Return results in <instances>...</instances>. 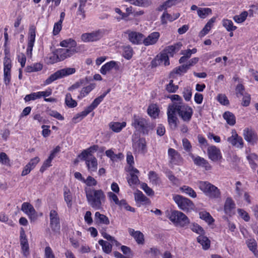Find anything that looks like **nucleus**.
<instances>
[{
    "label": "nucleus",
    "mask_w": 258,
    "mask_h": 258,
    "mask_svg": "<svg viewBox=\"0 0 258 258\" xmlns=\"http://www.w3.org/2000/svg\"><path fill=\"white\" fill-rule=\"evenodd\" d=\"M132 5L138 7H147L150 4L149 0H127Z\"/></svg>",
    "instance_id": "603ef678"
},
{
    "label": "nucleus",
    "mask_w": 258,
    "mask_h": 258,
    "mask_svg": "<svg viewBox=\"0 0 258 258\" xmlns=\"http://www.w3.org/2000/svg\"><path fill=\"white\" fill-rule=\"evenodd\" d=\"M182 46V43L178 42L174 43L173 45L166 46L164 49V51L166 52L170 57H173L175 54L180 50Z\"/></svg>",
    "instance_id": "b1692460"
},
{
    "label": "nucleus",
    "mask_w": 258,
    "mask_h": 258,
    "mask_svg": "<svg viewBox=\"0 0 258 258\" xmlns=\"http://www.w3.org/2000/svg\"><path fill=\"white\" fill-rule=\"evenodd\" d=\"M60 45L63 47H68L69 46L75 47L77 46V42L74 39L69 38L61 41L60 42Z\"/></svg>",
    "instance_id": "09e8293b"
},
{
    "label": "nucleus",
    "mask_w": 258,
    "mask_h": 258,
    "mask_svg": "<svg viewBox=\"0 0 258 258\" xmlns=\"http://www.w3.org/2000/svg\"><path fill=\"white\" fill-rule=\"evenodd\" d=\"M223 26L227 31H233L237 29V27L234 26L233 22L231 20L224 19L222 21Z\"/></svg>",
    "instance_id": "a19ab883"
},
{
    "label": "nucleus",
    "mask_w": 258,
    "mask_h": 258,
    "mask_svg": "<svg viewBox=\"0 0 258 258\" xmlns=\"http://www.w3.org/2000/svg\"><path fill=\"white\" fill-rule=\"evenodd\" d=\"M135 199L136 202L146 203L149 199L140 191L135 194Z\"/></svg>",
    "instance_id": "bf43d9fd"
},
{
    "label": "nucleus",
    "mask_w": 258,
    "mask_h": 258,
    "mask_svg": "<svg viewBox=\"0 0 258 258\" xmlns=\"http://www.w3.org/2000/svg\"><path fill=\"white\" fill-rule=\"evenodd\" d=\"M99 244L102 246L103 251L106 253H109L112 250V244L102 239L99 240Z\"/></svg>",
    "instance_id": "a18cd8bd"
},
{
    "label": "nucleus",
    "mask_w": 258,
    "mask_h": 258,
    "mask_svg": "<svg viewBox=\"0 0 258 258\" xmlns=\"http://www.w3.org/2000/svg\"><path fill=\"white\" fill-rule=\"evenodd\" d=\"M50 226L51 230L57 232L60 230L59 218L57 213L55 210H52L50 212Z\"/></svg>",
    "instance_id": "f8f14e48"
},
{
    "label": "nucleus",
    "mask_w": 258,
    "mask_h": 258,
    "mask_svg": "<svg viewBox=\"0 0 258 258\" xmlns=\"http://www.w3.org/2000/svg\"><path fill=\"white\" fill-rule=\"evenodd\" d=\"M63 197L68 207L69 208L71 207L72 205V195L70 190L66 186H65L63 189Z\"/></svg>",
    "instance_id": "58836bf2"
},
{
    "label": "nucleus",
    "mask_w": 258,
    "mask_h": 258,
    "mask_svg": "<svg viewBox=\"0 0 258 258\" xmlns=\"http://www.w3.org/2000/svg\"><path fill=\"white\" fill-rule=\"evenodd\" d=\"M170 104L183 121L188 122L190 120L193 114L191 107L183 102H173Z\"/></svg>",
    "instance_id": "7ed1b4c3"
},
{
    "label": "nucleus",
    "mask_w": 258,
    "mask_h": 258,
    "mask_svg": "<svg viewBox=\"0 0 258 258\" xmlns=\"http://www.w3.org/2000/svg\"><path fill=\"white\" fill-rule=\"evenodd\" d=\"M21 210L26 213L31 220L36 219V212L32 205L29 203H23L21 207Z\"/></svg>",
    "instance_id": "a211bd4d"
},
{
    "label": "nucleus",
    "mask_w": 258,
    "mask_h": 258,
    "mask_svg": "<svg viewBox=\"0 0 258 258\" xmlns=\"http://www.w3.org/2000/svg\"><path fill=\"white\" fill-rule=\"evenodd\" d=\"M244 92V87L241 84H238L235 89L236 95L237 97H240L243 96Z\"/></svg>",
    "instance_id": "774afa93"
},
{
    "label": "nucleus",
    "mask_w": 258,
    "mask_h": 258,
    "mask_svg": "<svg viewBox=\"0 0 258 258\" xmlns=\"http://www.w3.org/2000/svg\"><path fill=\"white\" fill-rule=\"evenodd\" d=\"M199 215L200 218L205 220L209 224H212L214 221L210 214L207 212H201Z\"/></svg>",
    "instance_id": "864d4df0"
},
{
    "label": "nucleus",
    "mask_w": 258,
    "mask_h": 258,
    "mask_svg": "<svg viewBox=\"0 0 258 258\" xmlns=\"http://www.w3.org/2000/svg\"><path fill=\"white\" fill-rule=\"evenodd\" d=\"M98 145H93L88 149L83 150L82 153L79 155V157L81 158V159H84L87 158H89L90 157H94L93 155V154L97 151L98 149Z\"/></svg>",
    "instance_id": "bb28decb"
},
{
    "label": "nucleus",
    "mask_w": 258,
    "mask_h": 258,
    "mask_svg": "<svg viewBox=\"0 0 258 258\" xmlns=\"http://www.w3.org/2000/svg\"><path fill=\"white\" fill-rule=\"evenodd\" d=\"M215 21V18H212L210 20H209V21L206 23L203 29L200 32L199 36L200 38L204 37L210 32Z\"/></svg>",
    "instance_id": "72a5a7b5"
},
{
    "label": "nucleus",
    "mask_w": 258,
    "mask_h": 258,
    "mask_svg": "<svg viewBox=\"0 0 258 258\" xmlns=\"http://www.w3.org/2000/svg\"><path fill=\"white\" fill-rule=\"evenodd\" d=\"M126 122L123 121L122 122H111L109 125L110 128L115 133L120 132L122 129L126 126Z\"/></svg>",
    "instance_id": "c9c22d12"
},
{
    "label": "nucleus",
    "mask_w": 258,
    "mask_h": 258,
    "mask_svg": "<svg viewBox=\"0 0 258 258\" xmlns=\"http://www.w3.org/2000/svg\"><path fill=\"white\" fill-rule=\"evenodd\" d=\"M208 157L213 161H217L222 158L221 151L215 146H209L207 149Z\"/></svg>",
    "instance_id": "2eb2a0df"
},
{
    "label": "nucleus",
    "mask_w": 258,
    "mask_h": 258,
    "mask_svg": "<svg viewBox=\"0 0 258 258\" xmlns=\"http://www.w3.org/2000/svg\"><path fill=\"white\" fill-rule=\"evenodd\" d=\"M186 64H183L174 68L169 74V78L175 79L177 75L181 76L185 73L188 70Z\"/></svg>",
    "instance_id": "a878e982"
},
{
    "label": "nucleus",
    "mask_w": 258,
    "mask_h": 258,
    "mask_svg": "<svg viewBox=\"0 0 258 258\" xmlns=\"http://www.w3.org/2000/svg\"><path fill=\"white\" fill-rule=\"evenodd\" d=\"M223 117L227 123L230 125H234L236 123V118L234 115L231 112L226 111L224 113Z\"/></svg>",
    "instance_id": "4c0bfd02"
},
{
    "label": "nucleus",
    "mask_w": 258,
    "mask_h": 258,
    "mask_svg": "<svg viewBox=\"0 0 258 258\" xmlns=\"http://www.w3.org/2000/svg\"><path fill=\"white\" fill-rule=\"evenodd\" d=\"M118 63L113 60H111L103 64L100 69V73L103 75H105L108 72L114 68L115 70H119Z\"/></svg>",
    "instance_id": "393cba45"
},
{
    "label": "nucleus",
    "mask_w": 258,
    "mask_h": 258,
    "mask_svg": "<svg viewBox=\"0 0 258 258\" xmlns=\"http://www.w3.org/2000/svg\"><path fill=\"white\" fill-rule=\"evenodd\" d=\"M89 113L88 112V111L85 109L81 112L76 114V115L74 116L73 118V121L75 123L78 122L80 121L83 118L86 116Z\"/></svg>",
    "instance_id": "13d9d810"
},
{
    "label": "nucleus",
    "mask_w": 258,
    "mask_h": 258,
    "mask_svg": "<svg viewBox=\"0 0 258 258\" xmlns=\"http://www.w3.org/2000/svg\"><path fill=\"white\" fill-rule=\"evenodd\" d=\"M95 87V84H90L88 86L84 87L80 93L78 98H83L89 94Z\"/></svg>",
    "instance_id": "8fccbe9b"
},
{
    "label": "nucleus",
    "mask_w": 258,
    "mask_h": 258,
    "mask_svg": "<svg viewBox=\"0 0 258 258\" xmlns=\"http://www.w3.org/2000/svg\"><path fill=\"white\" fill-rule=\"evenodd\" d=\"M36 33V28L33 25H31L29 29L27 47L26 53L28 55H31L32 54L33 48L35 42V37Z\"/></svg>",
    "instance_id": "1a4fd4ad"
},
{
    "label": "nucleus",
    "mask_w": 258,
    "mask_h": 258,
    "mask_svg": "<svg viewBox=\"0 0 258 258\" xmlns=\"http://www.w3.org/2000/svg\"><path fill=\"white\" fill-rule=\"evenodd\" d=\"M169 219L176 226L186 227L189 223L188 217L183 213L178 211H173L169 216Z\"/></svg>",
    "instance_id": "39448f33"
},
{
    "label": "nucleus",
    "mask_w": 258,
    "mask_h": 258,
    "mask_svg": "<svg viewBox=\"0 0 258 258\" xmlns=\"http://www.w3.org/2000/svg\"><path fill=\"white\" fill-rule=\"evenodd\" d=\"M48 58L49 59V62L50 63H54L60 61L58 58V56L56 53V50L49 55Z\"/></svg>",
    "instance_id": "338daca9"
},
{
    "label": "nucleus",
    "mask_w": 258,
    "mask_h": 258,
    "mask_svg": "<svg viewBox=\"0 0 258 258\" xmlns=\"http://www.w3.org/2000/svg\"><path fill=\"white\" fill-rule=\"evenodd\" d=\"M173 200L179 208L184 211H188L189 209H192L193 208L194 204L192 201L181 195L174 196Z\"/></svg>",
    "instance_id": "0eeeda50"
},
{
    "label": "nucleus",
    "mask_w": 258,
    "mask_h": 258,
    "mask_svg": "<svg viewBox=\"0 0 258 258\" xmlns=\"http://www.w3.org/2000/svg\"><path fill=\"white\" fill-rule=\"evenodd\" d=\"M248 13L246 11H243L240 15L234 16L233 20L237 23H241L246 19Z\"/></svg>",
    "instance_id": "6e6d98bb"
},
{
    "label": "nucleus",
    "mask_w": 258,
    "mask_h": 258,
    "mask_svg": "<svg viewBox=\"0 0 258 258\" xmlns=\"http://www.w3.org/2000/svg\"><path fill=\"white\" fill-rule=\"evenodd\" d=\"M231 133L232 135L227 138V141L233 146L242 148L243 146L242 138L238 135L235 130H232Z\"/></svg>",
    "instance_id": "4468645a"
},
{
    "label": "nucleus",
    "mask_w": 258,
    "mask_h": 258,
    "mask_svg": "<svg viewBox=\"0 0 258 258\" xmlns=\"http://www.w3.org/2000/svg\"><path fill=\"white\" fill-rule=\"evenodd\" d=\"M87 200L89 205L95 210H100L106 201L104 192L101 189H85Z\"/></svg>",
    "instance_id": "f257e3e1"
},
{
    "label": "nucleus",
    "mask_w": 258,
    "mask_h": 258,
    "mask_svg": "<svg viewBox=\"0 0 258 258\" xmlns=\"http://www.w3.org/2000/svg\"><path fill=\"white\" fill-rule=\"evenodd\" d=\"M178 89V86L175 85L173 82H170L166 86V90L169 93H175Z\"/></svg>",
    "instance_id": "0e129e2a"
},
{
    "label": "nucleus",
    "mask_w": 258,
    "mask_h": 258,
    "mask_svg": "<svg viewBox=\"0 0 258 258\" xmlns=\"http://www.w3.org/2000/svg\"><path fill=\"white\" fill-rule=\"evenodd\" d=\"M218 101L223 105H228L229 104V101L226 97V96L224 94H219L217 96Z\"/></svg>",
    "instance_id": "69168bd1"
},
{
    "label": "nucleus",
    "mask_w": 258,
    "mask_h": 258,
    "mask_svg": "<svg viewBox=\"0 0 258 258\" xmlns=\"http://www.w3.org/2000/svg\"><path fill=\"white\" fill-rule=\"evenodd\" d=\"M65 102L67 105L70 108H74L77 105V102L72 99L70 93H67L66 94Z\"/></svg>",
    "instance_id": "5fc2aeb1"
},
{
    "label": "nucleus",
    "mask_w": 258,
    "mask_h": 258,
    "mask_svg": "<svg viewBox=\"0 0 258 258\" xmlns=\"http://www.w3.org/2000/svg\"><path fill=\"white\" fill-rule=\"evenodd\" d=\"M205 234L199 235L197 237V241L202 245L204 249L207 250L210 247L211 241Z\"/></svg>",
    "instance_id": "f704fd0d"
},
{
    "label": "nucleus",
    "mask_w": 258,
    "mask_h": 258,
    "mask_svg": "<svg viewBox=\"0 0 258 258\" xmlns=\"http://www.w3.org/2000/svg\"><path fill=\"white\" fill-rule=\"evenodd\" d=\"M104 29H98L90 33H85L81 35V40L84 42H95L100 40L104 35Z\"/></svg>",
    "instance_id": "423d86ee"
},
{
    "label": "nucleus",
    "mask_w": 258,
    "mask_h": 258,
    "mask_svg": "<svg viewBox=\"0 0 258 258\" xmlns=\"http://www.w3.org/2000/svg\"><path fill=\"white\" fill-rule=\"evenodd\" d=\"M160 34L158 32H153L150 34L146 38L143 39V44L145 46L154 45L158 41Z\"/></svg>",
    "instance_id": "5701e85b"
},
{
    "label": "nucleus",
    "mask_w": 258,
    "mask_h": 258,
    "mask_svg": "<svg viewBox=\"0 0 258 258\" xmlns=\"http://www.w3.org/2000/svg\"><path fill=\"white\" fill-rule=\"evenodd\" d=\"M95 222L98 224L108 225L109 220L108 218L103 214H100L99 212H96L94 216Z\"/></svg>",
    "instance_id": "473e14b6"
},
{
    "label": "nucleus",
    "mask_w": 258,
    "mask_h": 258,
    "mask_svg": "<svg viewBox=\"0 0 258 258\" xmlns=\"http://www.w3.org/2000/svg\"><path fill=\"white\" fill-rule=\"evenodd\" d=\"M149 178L153 184L157 185L160 183V179L155 171H150L149 172Z\"/></svg>",
    "instance_id": "de8ad7c7"
},
{
    "label": "nucleus",
    "mask_w": 258,
    "mask_h": 258,
    "mask_svg": "<svg viewBox=\"0 0 258 258\" xmlns=\"http://www.w3.org/2000/svg\"><path fill=\"white\" fill-rule=\"evenodd\" d=\"M12 60L10 57L5 56L4 59V73L5 81H10L11 78Z\"/></svg>",
    "instance_id": "f3484780"
},
{
    "label": "nucleus",
    "mask_w": 258,
    "mask_h": 258,
    "mask_svg": "<svg viewBox=\"0 0 258 258\" xmlns=\"http://www.w3.org/2000/svg\"><path fill=\"white\" fill-rule=\"evenodd\" d=\"M103 99V96H99V97L95 98L91 104V105L88 106L86 109L90 113L92 111H93L95 108L97 107L100 102L102 101Z\"/></svg>",
    "instance_id": "37998d69"
},
{
    "label": "nucleus",
    "mask_w": 258,
    "mask_h": 258,
    "mask_svg": "<svg viewBox=\"0 0 258 258\" xmlns=\"http://www.w3.org/2000/svg\"><path fill=\"white\" fill-rule=\"evenodd\" d=\"M124 33L127 35L128 40L133 44L139 45L143 43L144 35L142 33L131 30H127Z\"/></svg>",
    "instance_id": "9d476101"
},
{
    "label": "nucleus",
    "mask_w": 258,
    "mask_h": 258,
    "mask_svg": "<svg viewBox=\"0 0 258 258\" xmlns=\"http://www.w3.org/2000/svg\"><path fill=\"white\" fill-rule=\"evenodd\" d=\"M198 15L201 18L204 19L207 16L212 14V10L210 8H199L197 11Z\"/></svg>",
    "instance_id": "3c124183"
},
{
    "label": "nucleus",
    "mask_w": 258,
    "mask_h": 258,
    "mask_svg": "<svg viewBox=\"0 0 258 258\" xmlns=\"http://www.w3.org/2000/svg\"><path fill=\"white\" fill-rule=\"evenodd\" d=\"M244 139L248 143L253 144L256 140V136L252 130L246 128L243 131Z\"/></svg>",
    "instance_id": "c756f323"
},
{
    "label": "nucleus",
    "mask_w": 258,
    "mask_h": 258,
    "mask_svg": "<svg viewBox=\"0 0 258 258\" xmlns=\"http://www.w3.org/2000/svg\"><path fill=\"white\" fill-rule=\"evenodd\" d=\"M20 244L23 255L27 256L29 254V244L24 230L21 228L20 231Z\"/></svg>",
    "instance_id": "6ab92c4d"
},
{
    "label": "nucleus",
    "mask_w": 258,
    "mask_h": 258,
    "mask_svg": "<svg viewBox=\"0 0 258 258\" xmlns=\"http://www.w3.org/2000/svg\"><path fill=\"white\" fill-rule=\"evenodd\" d=\"M168 155L170 159V163L173 165H179L182 161V158L180 154L172 148H169L168 150Z\"/></svg>",
    "instance_id": "dca6fc26"
},
{
    "label": "nucleus",
    "mask_w": 258,
    "mask_h": 258,
    "mask_svg": "<svg viewBox=\"0 0 258 258\" xmlns=\"http://www.w3.org/2000/svg\"><path fill=\"white\" fill-rule=\"evenodd\" d=\"M166 176L170 181L174 184H177L178 182V179L173 174L172 172L170 170H167L165 172Z\"/></svg>",
    "instance_id": "680f3d73"
},
{
    "label": "nucleus",
    "mask_w": 258,
    "mask_h": 258,
    "mask_svg": "<svg viewBox=\"0 0 258 258\" xmlns=\"http://www.w3.org/2000/svg\"><path fill=\"white\" fill-rule=\"evenodd\" d=\"M98 145H93L88 149L83 150L82 153L79 155V157L81 158V159H84L87 158H89L90 157H94L93 155V154L97 151L98 149Z\"/></svg>",
    "instance_id": "cd10ccee"
},
{
    "label": "nucleus",
    "mask_w": 258,
    "mask_h": 258,
    "mask_svg": "<svg viewBox=\"0 0 258 258\" xmlns=\"http://www.w3.org/2000/svg\"><path fill=\"white\" fill-rule=\"evenodd\" d=\"M180 189L182 192H185L186 194L192 198H194L197 197L196 192L192 188L189 186L184 185L181 187Z\"/></svg>",
    "instance_id": "4d7b16f0"
},
{
    "label": "nucleus",
    "mask_w": 258,
    "mask_h": 258,
    "mask_svg": "<svg viewBox=\"0 0 258 258\" xmlns=\"http://www.w3.org/2000/svg\"><path fill=\"white\" fill-rule=\"evenodd\" d=\"M76 72V69L74 68H66L57 71L52 74L46 81H55L69 75H72Z\"/></svg>",
    "instance_id": "6e6552de"
},
{
    "label": "nucleus",
    "mask_w": 258,
    "mask_h": 258,
    "mask_svg": "<svg viewBox=\"0 0 258 258\" xmlns=\"http://www.w3.org/2000/svg\"><path fill=\"white\" fill-rule=\"evenodd\" d=\"M199 187L206 195L212 198H217L220 197L219 189L213 184L208 181H200Z\"/></svg>",
    "instance_id": "20e7f679"
},
{
    "label": "nucleus",
    "mask_w": 258,
    "mask_h": 258,
    "mask_svg": "<svg viewBox=\"0 0 258 258\" xmlns=\"http://www.w3.org/2000/svg\"><path fill=\"white\" fill-rule=\"evenodd\" d=\"M85 161L88 169L90 171H96L97 169V160L95 157H90L86 159H82Z\"/></svg>",
    "instance_id": "7c9ffc66"
},
{
    "label": "nucleus",
    "mask_w": 258,
    "mask_h": 258,
    "mask_svg": "<svg viewBox=\"0 0 258 258\" xmlns=\"http://www.w3.org/2000/svg\"><path fill=\"white\" fill-rule=\"evenodd\" d=\"M130 234L136 240L138 244H143L145 242L144 234L140 231H135L132 228L128 229Z\"/></svg>",
    "instance_id": "c85d7f7f"
},
{
    "label": "nucleus",
    "mask_w": 258,
    "mask_h": 258,
    "mask_svg": "<svg viewBox=\"0 0 258 258\" xmlns=\"http://www.w3.org/2000/svg\"><path fill=\"white\" fill-rule=\"evenodd\" d=\"M189 156L193 160L195 164L196 165L204 167L205 169L207 170L211 169V166L208 162L204 158L198 156L196 157L192 153H190Z\"/></svg>",
    "instance_id": "412c9836"
},
{
    "label": "nucleus",
    "mask_w": 258,
    "mask_h": 258,
    "mask_svg": "<svg viewBox=\"0 0 258 258\" xmlns=\"http://www.w3.org/2000/svg\"><path fill=\"white\" fill-rule=\"evenodd\" d=\"M190 228L193 232L200 234V235L203 234H205V232L203 228L198 224H194Z\"/></svg>",
    "instance_id": "052dcab7"
},
{
    "label": "nucleus",
    "mask_w": 258,
    "mask_h": 258,
    "mask_svg": "<svg viewBox=\"0 0 258 258\" xmlns=\"http://www.w3.org/2000/svg\"><path fill=\"white\" fill-rule=\"evenodd\" d=\"M133 147L136 152L145 154L147 152L146 142L145 138H139L136 142H134Z\"/></svg>",
    "instance_id": "aec40b11"
},
{
    "label": "nucleus",
    "mask_w": 258,
    "mask_h": 258,
    "mask_svg": "<svg viewBox=\"0 0 258 258\" xmlns=\"http://www.w3.org/2000/svg\"><path fill=\"white\" fill-rule=\"evenodd\" d=\"M157 57H159V59L161 62V63L164 62V64L165 66H169L170 64V61L169 58V55L166 53V52L164 51V49L159 54L157 55Z\"/></svg>",
    "instance_id": "49530a36"
},
{
    "label": "nucleus",
    "mask_w": 258,
    "mask_h": 258,
    "mask_svg": "<svg viewBox=\"0 0 258 258\" xmlns=\"http://www.w3.org/2000/svg\"><path fill=\"white\" fill-rule=\"evenodd\" d=\"M103 99V96H99V97L95 98L91 104V105L88 106L86 109L90 113L92 111H93L95 108L97 107L100 102L102 101Z\"/></svg>",
    "instance_id": "79ce46f5"
},
{
    "label": "nucleus",
    "mask_w": 258,
    "mask_h": 258,
    "mask_svg": "<svg viewBox=\"0 0 258 258\" xmlns=\"http://www.w3.org/2000/svg\"><path fill=\"white\" fill-rule=\"evenodd\" d=\"M132 125L143 135H148L149 132L153 130L155 125L146 118L138 115L133 116Z\"/></svg>",
    "instance_id": "f03ea898"
},
{
    "label": "nucleus",
    "mask_w": 258,
    "mask_h": 258,
    "mask_svg": "<svg viewBox=\"0 0 258 258\" xmlns=\"http://www.w3.org/2000/svg\"><path fill=\"white\" fill-rule=\"evenodd\" d=\"M235 203L231 198H227L226 200L224 205L225 213L231 216L233 214V210L235 209Z\"/></svg>",
    "instance_id": "2f4dec72"
},
{
    "label": "nucleus",
    "mask_w": 258,
    "mask_h": 258,
    "mask_svg": "<svg viewBox=\"0 0 258 258\" xmlns=\"http://www.w3.org/2000/svg\"><path fill=\"white\" fill-rule=\"evenodd\" d=\"M180 16L179 13H174L171 15L165 11L161 16V23L162 25H166L168 21L169 22H173L177 19Z\"/></svg>",
    "instance_id": "4be33fe9"
},
{
    "label": "nucleus",
    "mask_w": 258,
    "mask_h": 258,
    "mask_svg": "<svg viewBox=\"0 0 258 258\" xmlns=\"http://www.w3.org/2000/svg\"><path fill=\"white\" fill-rule=\"evenodd\" d=\"M77 52V51L75 48H58L56 49V53L58 56L60 61L71 57Z\"/></svg>",
    "instance_id": "ddd939ff"
},
{
    "label": "nucleus",
    "mask_w": 258,
    "mask_h": 258,
    "mask_svg": "<svg viewBox=\"0 0 258 258\" xmlns=\"http://www.w3.org/2000/svg\"><path fill=\"white\" fill-rule=\"evenodd\" d=\"M147 112L151 117L156 118L159 115V110L156 104H152L149 106Z\"/></svg>",
    "instance_id": "ea45409f"
},
{
    "label": "nucleus",
    "mask_w": 258,
    "mask_h": 258,
    "mask_svg": "<svg viewBox=\"0 0 258 258\" xmlns=\"http://www.w3.org/2000/svg\"><path fill=\"white\" fill-rule=\"evenodd\" d=\"M43 66L41 63H35L26 67L25 70L27 73H32L40 71L42 69Z\"/></svg>",
    "instance_id": "c03bdc74"
},
{
    "label": "nucleus",
    "mask_w": 258,
    "mask_h": 258,
    "mask_svg": "<svg viewBox=\"0 0 258 258\" xmlns=\"http://www.w3.org/2000/svg\"><path fill=\"white\" fill-rule=\"evenodd\" d=\"M122 56L127 60L131 59L134 54L133 48L129 45L122 46Z\"/></svg>",
    "instance_id": "e433bc0d"
},
{
    "label": "nucleus",
    "mask_w": 258,
    "mask_h": 258,
    "mask_svg": "<svg viewBox=\"0 0 258 258\" xmlns=\"http://www.w3.org/2000/svg\"><path fill=\"white\" fill-rule=\"evenodd\" d=\"M127 182L130 185L137 184L139 182V179L137 175L134 173H130V177L127 179Z\"/></svg>",
    "instance_id": "e2e57ef3"
},
{
    "label": "nucleus",
    "mask_w": 258,
    "mask_h": 258,
    "mask_svg": "<svg viewBox=\"0 0 258 258\" xmlns=\"http://www.w3.org/2000/svg\"><path fill=\"white\" fill-rule=\"evenodd\" d=\"M167 119L168 122L172 130H175L177 126L178 118L176 116V113L174 111V109L169 104L167 108Z\"/></svg>",
    "instance_id": "9b49d317"
}]
</instances>
